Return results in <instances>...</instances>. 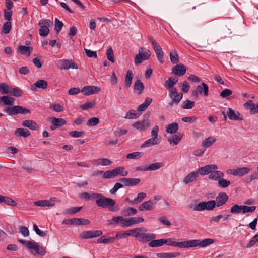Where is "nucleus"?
I'll return each mask as SVG.
<instances>
[{
    "mask_svg": "<svg viewBox=\"0 0 258 258\" xmlns=\"http://www.w3.org/2000/svg\"><path fill=\"white\" fill-rule=\"evenodd\" d=\"M29 249H34L37 254L40 255H44L46 252L44 248L39 245L38 244L34 241H33Z\"/></svg>",
    "mask_w": 258,
    "mask_h": 258,
    "instance_id": "nucleus-18",
    "label": "nucleus"
},
{
    "mask_svg": "<svg viewBox=\"0 0 258 258\" xmlns=\"http://www.w3.org/2000/svg\"><path fill=\"white\" fill-rule=\"evenodd\" d=\"M256 209V206H248L246 205H242V213L245 214L246 213L254 212Z\"/></svg>",
    "mask_w": 258,
    "mask_h": 258,
    "instance_id": "nucleus-57",
    "label": "nucleus"
},
{
    "mask_svg": "<svg viewBox=\"0 0 258 258\" xmlns=\"http://www.w3.org/2000/svg\"><path fill=\"white\" fill-rule=\"evenodd\" d=\"M151 55V53L149 50H146L145 52H143V48L140 47L139 49V53L135 57V63L136 65L141 64L143 61L148 59Z\"/></svg>",
    "mask_w": 258,
    "mask_h": 258,
    "instance_id": "nucleus-9",
    "label": "nucleus"
},
{
    "mask_svg": "<svg viewBox=\"0 0 258 258\" xmlns=\"http://www.w3.org/2000/svg\"><path fill=\"white\" fill-rule=\"evenodd\" d=\"M228 196L225 192H219L216 197V206L220 207L224 205L228 199Z\"/></svg>",
    "mask_w": 258,
    "mask_h": 258,
    "instance_id": "nucleus-13",
    "label": "nucleus"
},
{
    "mask_svg": "<svg viewBox=\"0 0 258 258\" xmlns=\"http://www.w3.org/2000/svg\"><path fill=\"white\" fill-rule=\"evenodd\" d=\"M48 83L46 81L42 79L37 80L34 84L31 85L30 89L32 91H36L38 88L45 89L47 88Z\"/></svg>",
    "mask_w": 258,
    "mask_h": 258,
    "instance_id": "nucleus-14",
    "label": "nucleus"
},
{
    "mask_svg": "<svg viewBox=\"0 0 258 258\" xmlns=\"http://www.w3.org/2000/svg\"><path fill=\"white\" fill-rule=\"evenodd\" d=\"M216 141V139L214 137H209L203 141L202 146L205 148H208L215 142Z\"/></svg>",
    "mask_w": 258,
    "mask_h": 258,
    "instance_id": "nucleus-36",
    "label": "nucleus"
},
{
    "mask_svg": "<svg viewBox=\"0 0 258 258\" xmlns=\"http://www.w3.org/2000/svg\"><path fill=\"white\" fill-rule=\"evenodd\" d=\"M2 203L12 206H16L17 205V203L12 198L0 195V203Z\"/></svg>",
    "mask_w": 258,
    "mask_h": 258,
    "instance_id": "nucleus-27",
    "label": "nucleus"
},
{
    "mask_svg": "<svg viewBox=\"0 0 258 258\" xmlns=\"http://www.w3.org/2000/svg\"><path fill=\"white\" fill-rule=\"evenodd\" d=\"M57 67L60 70H68L70 68L77 69L78 66L71 59H62L59 61Z\"/></svg>",
    "mask_w": 258,
    "mask_h": 258,
    "instance_id": "nucleus-10",
    "label": "nucleus"
},
{
    "mask_svg": "<svg viewBox=\"0 0 258 258\" xmlns=\"http://www.w3.org/2000/svg\"><path fill=\"white\" fill-rule=\"evenodd\" d=\"M178 124L177 123L173 122L168 124L166 126V131L168 133L175 134L177 132L178 130Z\"/></svg>",
    "mask_w": 258,
    "mask_h": 258,
    "instance_id": "nucleus-37",
    "label": "nucleus"
},
{
    "mask_svg": "<svg viewBox=\"0 0 258 258\" xmlns=\"http://www.w3.org/2000/svg\"><path fill=\"white\" fill-rule=\"evenodd\" d=\"M163 166V163L161 162H156L149 164L147 167V171H154L158 170Z\"/></svg>",
    "mask_w": 258,
    "mask_h": 258,
    "instance_id": "nucleus-44",
    "label": "nucleus"
},
{
    "mask_svg": "<svg viewBox=\"0 0 258 258\" xmlns=\"http://www.w3.org/2000/svg\"><path fill=\"white\" fill-rule=\"evenodd\" d=\"M133 78V74L132 71L128 70L127 71L125 78V86L126 88H129L131 86Z\"/></svg>",
    "mask_w": 258,
    "mask_h": 258,
    "instance_id": "nucleus-38",
    "label": "nucleus"
},
{
    "mask_svg": "<svg viewBox=\"0 0 258 258\" xmlns=\"http://www.w3.org/2000/svg\"><path fill=\"white\" fill-rule=\"evenodd\" d=\"M93 199H96V205L101 208H108V210L111 212H116L119 210V207L115 206V201L113 199L105 197L102 194H95Z\"/></svg>",
    "mask_w": 258,
    "mask_h": 258,
    "instance_id": "nucleus-3",
    "label": "nucleus"
},
{
    "mask_svg": "<svg viewBox=\"0 0 258 258\" xmlns=\"http://www.w3.org/2000/svg\"><path fill=\"white\" fill-rule=\"evenodd\" d=\"M219 186L221 188H226L228 187L230 184L229 180L224 179L223 177H220L218 180Z\"/></svg>",
    "mask_w": 258,
    "mask_h": 258,
    "instance_id": "nucleus-51",
    "label": "nucleus"
},
{
    "mask_svg": "<svg viewBox=\"0 0 258 258\" xmlns=\"http://www.w3.org/2000/svg\"><path fill=\"white\" fill-rule=\"evenodd\" d=\"M136 230H138V229H132L128 231H124L123 233L119 232L116 233L115 237H114L117 239L126 238L127 236H132Z\"/></svg>",
    "mask_w": 258,
    "mask_h": 258,
    "instance_id": "nucleus-25",
    "label": "nucleus"
},
{
    "mask_svg": "<svg viewBox=\"0 0 258 258\" xmlns=\"http://www.w3.org/2000/svg\"><path fill=\"white\" fill-rule=\"evenodd\" d=\"M146 197V194L145 192H140L138 194L137 197L135 198L133 201H130L131 204H137L141 203Z\"/></svg>",
    "mask_w": 258,
    "mask_h": 258,
    "instance_id": "nucleus-41",
    "label": "nucleus"
},
{
    "mask_svg": "<svg viewBox=\"0 0 258 258\" xmlns=\"http://www.w3.org/2000/svg\"><path fill=\"white\" fill-rule=\"evenodd\" d=\"M216 164L207 165L199 168V174L202 176L209 174L208 178L211 180L218 181L220 177H223L224 174L221 171L217 170Z\"/></svg>",
    "mask_w": 258,
    "mask_h": 258,
    "instance_id": "nucleus-2",
    "label": "nucleus"
},
{
    "mask_svg": "<svg viewBox=\"0 0 258 258\" xmlns=\"http://www.w3.org/2000/svg\"><path fill=\"white\" fill-rule=\"evenodd\" d=\"M81 92L85 95H90L98 93L100 91V88L95 86H86L81 89Z\"/></svg>",
    "mask_w": 258,
    "mask_h": 258,
    "instance_id": "nucleus-15",
    "label": "nucleus"
},
{
    "mask_svg": "<svg viewBox=\"0 0 258 258\" xmlns=\"http://www.w3.org/2000/svg\"><path fill=\"white\" fill-rule=\"evenodd\" d=\"M149 124V120L145 119L136 122L133 124V126L137 130H143L148 127Z\"/></svg>",
    "mask_w": 258,
    "mask_h": 258,
    "instance_id": "nucleus-21",
    "label": "nucleus"
},
{
    "mask_svg": "<svg viewBox=\"0 0 258 258\" xmlns=\"http://www.w3.org/2000/svg\"><path fill=\"white\" fill-rule=\"evenodd\" d=\"M113 173L114 178L118 175H120L122 176H126L128 172L124 170V167L122 166H119L115 169L111 170Z\"/></svg>",
    "mask_w": 258,
    "mask_h": 258,
    "instance_id": "nucleus-24",
    "label": "nucleus"
},
{
    "mask_svg": "<svg viewBox=\"0 0 258 258\" xmlns=\"http://www.w3.org/2000/svg\"><path fill=\"white\" fill-rule=\"evenodd\" d=\"M106 56L108 60L112 62H114L113 51L111 47H109L106 52Z\"/></svg>",
    "mask_w": 258,
    "mask_h": 258,
    "instance_id": "nucleus-61",
    "label": "nucleus"
},
{
    "mask_svg": "<svg viewBox=\"0 0 258 258\" xmlns=\"http://www.w3.org/2000/svg\"><path fill=\"white\" fill-rule=\"evenodd\" d=\"M202 85L203 87L200 85L197 87L196 89V91L200 94H202L203 92L204 96L207 97L208 95L209 87L208 85L204 82H202Z\"/></svg>",
    "mask_w": 258,
    "mask_h": 258,
    "instance_id": "nucleus-34",
    "label": "nucleus"
},
{
    "mask_svg": "<svg viewBox=\"0 0 258 258\" xmlns=\"http://www.w3.org/2000/svg\"><path fill=\"white\" fill-rule=\"evenodd\" d=\"M139 116V114L135 112L134 110H131L126 113L124 118L128 119H133L138 118Z\"/></svg>",
    "mask_w": 258,
    "mask_h": 258,
    "instance_id": "nucleus-50",
    "label": "nucleus"
},
{
    "mask_svg": "<svg viewBox=\"0 0 258 258\" xmlns=\"http://www.w3.org/2000/svg\"><path fill=\"white\" fill-rule=\"evenodd\" d=\"M63 26V23L59 21L57 18H55V30L57 33H59L62 27Z\"/></svg>",
    "mask_w": 258,
    "mask_h": 258,
    "instance_id": "nucleus-58",
    "label": "nucleus"
},
{
    "mask_svg": "<svg viewBox=\"0 0 258 258\" xmlns=\"http://www.w3.org/2000/svg\"><path fill=\"white\" fill-rule=\"evenodd\" d=\"M145 235V233H140V232L137 231L136 232L134 233L133 236L136 237L140 242H144V237Z\"/></svg>",
    "mask_w": 258,
    "mask_h": 258,
    "instance_id": "nucleus-59",
    "label": "nucleus"
},
{
    "mask_svg": "<svg viewBox=\"0 0 258 258\" xmlns=\"http://www.w3.org/2000/svg\"><path fill=\"white\" fill-rule=\"evenodd\" d=\"M98 161H100L97 163L98 165H102V166H108L110 165L112 162L111 160L107 158H100L98 159Z\"/></svg>",
    "mask_w": 258,
    "mask_h": 258,
    "instance_id": "nucleus-62",
    "label": "nucleus"
},
{
    "mask_svg": "<svg viewBox=\"0 0 258 258\" xmlns=\"http://www.w3.org/2000/svg\"><path fill=\"white\" fill-rule=\"evenodd\" d=\"M22 90L18 87H11L9 93V94L15 97H20L22 95Z\"/></svg>",
    "mask_w": 258,
    "mask_h": 258,
    "instance_id": "nucleus-46",
    "label": "nucleus"
},
{
    "mask_svg": "<svg viewBox=\"0 0 258 258\" xmlns=\"http://www.w3.org/2000/svg\"><path fill=\"white\" fill-rule=\"evenodd\" d=\"M169 96L171 101L168 103V106L171 107L174 105H177L183 97L182 92L178 93L176 88H172L169 90Z\"/></svg>",
    "mask_w": 258,
    "mask_h": 258,
    "instance_id": "nucleus-5",
    "label": "nucleus"
},
{
    "mask_svg": "<svg viewBox=\"0 0 258 258\" xmlns=\"http://www.w3.org/2000/svg\"><path fill=\"white\" fill-rule=\"evenodd\" d=\"M95 194H97V193L94 192V193L90 194L88 192H83V193L80 194L79 197L82 199H84L85 200L88 201V200H90L91 198L93 199V195H94Z\"/></svg>",
    "mask_w": 258,
    "mask_h": 258,
    "instance_id": "nucleus-55",
    "label": "nucleus"
},
{
    "mask_svg": "<svg viewBox=\"0 0 258 258\" xmlns=\"http://www.w3.org/2000/svg\"><path fill=\"white\" fill-rule=\"evenodd\" d=\"M226 115L228 116L230 120H242L243 117L241 114L237 111L232 109L231 108H228L226 112Z\"/></svg>",
    "mask_w": 258,
    "mask_h": 258,
    "instance_id": "nucleus-12",
    "label": "nucleus"
},
{
    "mask_svg": "<svg viewBox=\"0 0 258 258\" xmlns=\"http://www.w3.org/2000/svg\"><path fill=\"white\" fill-rule=\"evenodd\" d=\"M181 138L182 136H180L179 135H174L172 138H168V141L170 143V144L176 145L181 140Z\"/></svg>",
    "mask_w": 258,
    "mask_h": 258,
    "instance_id": "nucleus-48",
    "label": "nucleus"
},
{
    "mask_svg": "<svg viewBox=\"0 0 258 258\" xmlns=\"http://www.w3.org/2000/svg\"><path fill=\"white\" fill-rule=\"evenodd\" d=\"M160 143L159 139H155V138H151L146 141H145L142 145V148L150 147L151 146L157 145Z\"/></svg>",
    "mask_w": 258,
    "mask_h": 258,
    "instance_id": "nucleus-30",
    "label": "nucleus"
},
{
    "mask_svg": "<svg viewBox=\"0 0 258 258\" xmlns=\"http://www.w3.org/2000/svg\"><path fill=\"white\" fill-rule=\"evenodd\" d=\"M230 212L233 214H238L242 212V205H234L230 208Z\"/></svg>",
    "mask_w": 258,
    "mask_h": 258,
    "instance_id": "nucleus-47",
    "label": "nucleus"
},
{
    "mask_svg": "<svg viewBox=\"0 0 258 258\" xmlns=\"http://www.w3.org/2000/svg\"><path fill=\"white\" fill-rule=\"evenodd\" d=\"M165 240L167 241L166 243L168 245L178 247L180 248H188V241L177 242L175 241H173L171 238Z\"/></svg>",
    "mask_w": 258,
    "mask_h": 258,
    "instance_id": "nucleus-20",
    "label": "nucleus"
},
{
    "mask_svg": "<svg viewBox=\"0 0 258 258\" xmlns=\"http://www.w3.org/2000/svg\"><path fill=\"white\" fill-rule=\"evenodd\" d=\"M15 99L8 95H4L0 97V105L2 103L4 105H8L5 107L3 111L7 113L9 115L16 116L19 114H26L30 113V110L20 105L12 106L14 103Z\"/></svg>",
    "mask_w": 258,
    "mask_h": 258,
    "instance_id": "nucleus-1",
    "label": "nucleus"
},
{
    "mask_svg": "<svg viewBox=\"0 0 258 258\" xmlns=\"http://www.w3.org/2000/svg\"><path fill=\"white\" fill-rule=\"evenodd\" d=\"M115 238L114 237H110L107 236H102L99 237L97 242L98 243H112L115 242Z\"/></svg>",
    "mask_w": 258,
    "mask_h": 258,
    "instance_id": "nucleus-28",
    "label": "nucleus"
},
{
    "mask_svg": "<svg viewBox=\"0 0 258 258\" xmlns=\"http://www.w3.org/2000/svg\"><path fill=\"white\" fill-rule=\"evenodd\" d=\"M186 71L185 67L183 64H177L172 68V73L179 76L184 75Z\"/></svg>",
    "mask_w": 258,
    "mask_h": 258,
    "instance_id": "nucleus-17",
    "label": "nucleus"
},
{
    "mask_svg": "<svg viewBox=\"0 0 258 258\" xmlns=\"http://www.w3.org/2000/svg\"><path fill=\"white\" fill-rule=\"evenodd\" d=\"M49 108L56 112H62L64 110V107L59 104H50Z\"/></svg>",
    "mask_w": 258,
    "mask_h": 258,
    "instance_id": "nucleus-53",
    "label": "nucleus"
},
{
    "mask_svg": "<svg viewBox=\"0 0 258 258\" xmlns=\"http://www.w3.org/2000/svg\"><path fill=\"white\" fill-rule=\"evenodd\" d=\"M148 39L152 44L153 49L157 55L158 60L161 63H163L164 53L159 44L150 36H148Z\"/></svg>",
    "mask_w": 258,
    "mask_h": 258,
    "instance_id": "nucleus-6",
    "label": "nucleus"
},
{
    "mask_svg": "<svg viewBox=\"0 0 258 258\" xmlns=\"http://www.w3.org/2000/svg\"><path fill=\"white\" fill-rule=\"evenodd\" d=\"M11 22L7 21L3 26V32L4 34H8L10 32L11 29Z\"/></svg>",
    "mask_w": 258,
    "mask_h": 258,
    "instance_id": "nucleus-56",
    "label": "nucleus"
},
{
    "mask_svg": "<svg viewBox=\"0 0 258 258\" xmlns=\"http://www.w3.org/2000/svg\"><path fill=\"white\" fill-rule=\"evenodd\" d=\"M167 241L164 239H160L158 240L153 239L149 243V246L150 247H155L161 246L166 243Z\"/></svg>",
    "mask_w": 258,
    "mask_h": 258,
    "instance_id": "nucleus-32",
    "label": "nucleus"
},
{
    "mask_svg": "<svg viewBox=\"0 0 258 258\" xmlns=\"http://www.w3.org/2000/svg\"><path fill=\"white\" fill-rule=\"evenodd\" d=\"M199 169L198 171L192 172L187 175L184 179L183 182L185 184H188L193 182L199 176Z\"/></svg>",
    "mask_w": 258,
    "mask_h": 258,
    "instance_id": "nucleus-23",
    "label": "nucleus"
},
{
    "mask_svg": "<svg viewBox=\"0 0 258 258\" xmlns=\"http://www.w3.org/2000/svg\"><path fill=\"white\" fill-rule=\"evenodd\" d=\"M52 22L48 19H42L39 22L40 28L39 29V33L41 36L46 37L49 33V28L50 27Z\"/></svg>",
    "mask_w": 258,
    "mask_h": 258,
    "instance_id": "nucleus-7",
    "label": "nucleus"
},
{
    "mask_svg": "<svg viewBox=\"0 0 258 258\" xmlns=\"http://www.w3.org/2000/svg\"><path fill=\"white\" fill-rule=\"evenodd\" d=\"M14 134L16 137L26 138L30 135V132L27 129L18 128L15 131Z\"/></svg>",
    "mask_w": 258,
    "mask_h": 258,
    "instance_id": "nucleus-29",
    "label": "nucleus"
},
{
    "mask_svg": "<svg viewBox=\"0 0 258 258\" xmlns=\"http://www.w3.org/2000/svg\"><path fill=\"white\" fill-rule=\"evenodd\" d=\"M156 204V202H153L151 200L145 201L139 206V210L141 211L144 210L151 211L154 208Z\"/></svg>",
    "mask_w": 258,
    "mask_h": 258,
    "instance_id": "nucleus-16",
    "label": "nucleus"
},
{
    "mask_svg": "<svg viewBox=\"0 0 258 258\" xmlns=\"http://www.w3.org/2000/svg\"><path fill=\"white\" fill-rule=\"evenodd\" d=\"M143 155L142 152H135L127 154L126 156V158L130 159H138L141 158Z\"/></svg>",
    "mask_w": 258,
    "mask_h": 258,
    "instance_id": "nucleus-45",
    "label": "nucleus"
},
{
    "mask_svg": "<svg viewBox=\"0 0 258 258\" xmlns=\"http://www.w3.org/2000/svg\"><path fill=\"white\" fill-rule=\"evenodd\" d=\"M102 234L101 230L87 231L80 234L81 239H89L97 237Z\"/></svg>",
    "mask_w": 258,
    "mask_h": 258,
    "instance_id": "nucleus-11",
    "label": "nucleus"
},
{
    "mask_svg": "<svg viewBox=\"0 0 258 258\" xmlns=\"http://www.w3.org/2000/svg\"><path fill=\"white\" fill-rule=\"evenodd\" d=\"M73 225H88L90 223V221L84 218H73Z\"/></svg>",
    "mask_w": 258,
    "mask_h": 258,
    "instance_id": "nucleus-43",
    "label": "nucleus"
},
{
    "mask_svg": "<svg viewBox=\"0 0 258 258\" xmlns=\"http://www.w3.org/2000/svg\"><path fill=\"white\" fill-rule=\"evenodd\" d=\"M134 89L138 91L139 94H141L144 88L143 83L139 79H137L134 84Z\"/></svg>",
    "mask_w": 258,
    "mask_h": 258,
    "instance_id": "nucleus-40",
    "label": "nucleus"
},
{
    "mask_svg": "<svg viewBox=\"0 0 258 258\" xmlns=\"http://www.w3.org/2000/svg\"><path fill=\"white\" fill-rule=\"evenodd\" d=\"M216 207L215 201L210 200L203 201L195 205L192 209L195 211H202L204 210L212 211Z\"/></svg>",
    "mask_w": 258,
    "mask_h": 258,
    "instance_id": "nucleus-4",
    "label": "nucleus"
},
{
    "mask_svg": "<svg viewBox=\"0 0 258 258\" xmlns=\"http://www.w3.org/2000/svg\"><path fill=\"white\" fill-rule=\"evenodd\" d=\"M179 255V253L169 252V253H158L157 256L160 258H174Z\"/></svg>",
    "mask_w": 258,
    "mask_h": 258,
    "instance_id": "nucleus-42",
    "label": "nucleus"
},
{
    "mask_svg": "<svg viewBox=\"0 0 258 258\" xmlns=\"http://www.w3.org/2000/svg\"><path fill=\"white\" fill-rule=\"evenodd\" d=\"M137 213V210L133 207H127L121 211V214L125 216L134 215Z\"/></svg>",
    "mask_w": 258,
    "mask_h": 258,
    "instance_id": "nucleus-39",
    "label": "nucleus"
},
{
    "mask_svg": "<svg viewBox=\"0 0 258 258\" xmlns=\"http://www.w3.org/2000/svg\"><path fill=\"white\" fill-rule=\"evenodd\" d=\"M120 181L127 186H134L138 184L141 180L139 178H123L120 179Z\"/></svg>",
    "mask_w": 258,
    "mask_h": 258,
    "instance_id": "nucleus-19",
    "label": "nucleus"
},
{
    "mask_svg": "<svg viewBox=\"0 0 258 258\" xmlns=\"http://www.w3.org/2000/svg\"><path fill=\"white\" fill-rule=\"evenodd\" d=\"M52 124L56 126L57 127L61 126L67 123V121L63 118L52 117L50 118Z\"/></svg>",
    "mask_w": 258,
    "mask_h": 258,
    "instance_id": "nucleus-35",
    "label": "nucleus"
},
{
    "mask_svg": "<svg viewBox=\"0 0 258 258\" xmlns=\"http://www.w3.org/2000/svg\"><path fill=\"white\" fill-rule=\"evenodd\" d=\"M194 101L187 99L183 102L182 108L183 109H190L194 107Z\"/></svg>",
    "mask_w": 258,
    "mask_h": 258,
    "instance_id": "nucleus-54",
    "label": "nucleus"
},
{
    "mask_svg": "<svg viewBox=\"0 0 258 258\" xmlns=\"http://www.w3.org/2000/svg\"><path fill=\"white\" fill-rule=\"evenodd\" d=\"M22 126L27 127L32 130H37L38 128V125L36 122L31 120H25L22 123Z\"/></svg>",
    "mask_w": 258,
    "mask_h": 258,
    "instance_id": "nucleus-26",
    "label": "nucleus"
},
{
    "mask_svg": "<svg viewBox=\"0 0 258 258\" xmlns=\"http://www.w3.org/2000/svg\"><path fill=\"white\" fill-rule=\"evenodd\" d=\"M99 122V119L97 117H92L89 119L87 122V125L88 126H95L98 124Z\"/></svg>",
    "mask_w": 258,
    "mask_h": 258,
    "instance_id": "nucleus-63",
    "label": "nucleus"
},
{
    "mask_svg": "<svg viewBox=\"0 0 258 258\" xmlns=\"http://www.w3.org/2000/svg\"><path fill=\"white\" fill-rule=\"evenodd\" d=\"M10 88L6 83H0V92L2 94H9Z\"/></svg>",
    "mask_w": 258,
    "mask_h": 258,
    "instance_id": "nucleus-52",
    "label": "nucleus"
},
{
    "mask_svg": "<svg viewBox=\"0 0 258 258\" xmlns=\"http://www.w3.org/2000/svg\"><path fill=\"white\" fill-rule=\"evenodd\" d=\"M170 59L173 64L177 63L179 61L178 55L175 50H172L170 53Z\"/></svg>",
    "mask_w": 258,
    "mask_h": 258,
    "instance_id": "nucleus-49",
    "label": "nucleus"
},
{
    "mask_svg": "<svg viewBox=\"0 0 258 258\" xmlns=\"http://www.w3.org/2000/svg\"><path fill=\"white\" fill-rule=\"evenodd\" d=\"M54 201L53 198L50 199V200H44L36 201L34 202V205L40 207H45V206H52L54 205Z\"/></svg>",
    "mask_w": 258,
    "mask_h": 258,
    "instance_id": "nucleus-22",
    "label": "nucleus"
},
{
    "mask_svg": "<svg viewBox=\"0 0 258 258\" xmlns=\"http://www.w3.org/2000/svg\"><path fill=\"white\" fill-rule=\"evenodd\" d=\"M214 242V240L211 238H207L202 241L200 240H191L188 241V248L200 246L205 247Z\"/></svg>",
    "mask_w": 258,
    "mask_h": 258,
    "instance_id": "nucleus-8",
    "label": "nucleus"
},
{
    "mask_svg": "<svg viewBox=\"0 0 258 258\" xmlns=\"http://www.w3.org/2000/svg\"><path fill=\"white\" fill-rule=\"evenodd\" d=\"M250 171V169L248 167H243L236 168V176L242 177L246 174H248Z\"/></svg>",
    "mask_w": 258,
    "mask_h": 258,
    "instance_id": "nucleus-31",
    "label": "nucleus"
},
{
    "mask_svg": "<svg viewBox=\"0 0 258 258\" xmlns=\"http://www.w3.org/2000/svg\"><path fill=\"white\" fill-rule=\"evenodd\" d=\"M258 241V233L255 235L246 246V248L253 246Z\"/></svg>",
    "mask_w": 258,
    "mask_h": 258,
    "instance_id": "nucleus-64",
    "label": "nucleus"
},
{
    "mask_svg": "<svg viewBox=\"0 0 258 258\" xmlns=\"http://www.w3.org/2000/svg\"><path fill=\"white\" fill-rule=\"evenodd\" d=\"M32 51L33 48L32 47L19 46L18 49V52L22 54H26L28 56H29Z\"/></svg>",
    "mask_w": 258,
    "mask_h": 258,
    "instance_id": "nucleus-33",
    "label": "nucleus"
},
{
    "mask_svg": "<svg viewBox=\"0 0 258 258\" xmlns=\"http://www.w3.org/2000/svg\"><path fill=\"white\" fill-rule=\"evenodd\" d=\"M127 133V130L117 128L114 132V135L117 137H120L122 135H125Z\"/></svg>",
    "mask_w": 258,
    "mask_h": 258,
    "instance_id": "nucleus-60",
    "label": "nucleus"
}]
</instances>
